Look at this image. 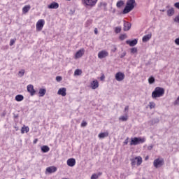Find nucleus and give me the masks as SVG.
<instances>
[{
  "mask_svg": "<svg viewBox=\"0 0 179 179\" xmlns=\"http://www.w3.org/2000/svg\"><path fill=\"white\" fill-rule=\"evenodd\" d=\"M113 51L114 52L117 51V48H115V49H113Z\"/></svg>",
  "mask_w": 179,
  "mask_h": 179,
  "instance_id": "obj_54",
  "label": "nucleus"
},
{
  "mask_svg": "<svg viewBox=\"0 0 179 179\" xmlns=\"http://www.w3.org/2000/svg\"><path fill=\"white\" fill-rule=\"evenodd\" d=\"M161 12H166L165 9L161 10Z\"/></svg>",
  "mask_w": 179,
  "mask_h": 179,
  "instance_id": "obj_53",
  "label": "nucleus"
},
{
  "mask_svg": "<svg viewBox=\"0 0 179 179\" xmlns=\"http://www.w3.org/2000/svg\"><path fill=\"white\" fill-rule=\"evenodd\" d=\"M27 92L30 93L31 96H34V94H36V90H34L33 85H27Z\"/></svg>",
  "mask_w": 179,
  "mask_h": 179,
  "instance_id": "obj_10",
  "label": "nucleus"
},
{
  "mask_svg": "<svg viewBox=\"0 0 179 179\" xmlns=\"http://www.w3.org/2000/svg\"><path fill=\"white\" fill-rule=\"evenodd\" d=\"M115 33L118 34L121 32V27H117L115 29Z\"/></svg>",
  "mask_w": 179,
  "mask_h": 179,
  "instance_id": "obj_37",
  "label": "nucleus"
},
{
  "mask_svg": "<svg viewBox=\"0 0 179 179\" xmlns=\"http://www.w3.org/2000/svg\"><path fill=\"white\" fill-rule=\"evenodd\" d=\"M130 52H131V54H136V52H138V48H131Z\"/></svg>",
  "mask_w": 179,
  "mask_h": 179,
  "instance_id": "obj_32",
  "label": "nucleus"
},
{
  "mask_svg": "<svg viewBox=\"0 0 179 179\" xmlns=\"http://www.w3.org/2000/svg\"><path fill=\"white\" fill-rule=\"evenodd\" d=\"M128 110H129V106H127L124 108V111H128Z\"/></svg>",
  "mask_w": 179,
  "mask_h": 179,
  "instance_id": "obj_50",
  "label": "nucleus"
},
{
  "mask_svg": "<svg viewBox=\"0 0 179 179\" xmlns=\"http://www.w3.org/2000/svg\"><path fill=\"white\" fill-rule=\"evenodd\" d=\"M76 164V160L74 158H70L67 160V165L69 167H73Z\"/></svg>",
  "mask_w": 179,
  "mask_h": 179,
  "instance_id": "obj_14",
  "label": "nucleus"
},
{
  "mask_svg": "<svg viewBox=\"0 0 179 179\" xmlns=\"http://www.w3.org/2000/svg\"><path fill=\"white\" fill-rule=\"evenodd\" d=\"M46 92L47 90H45V88H41L39 90V97H44V96H45Z\"/></svg>",
  "mask_w": 179,
  "mask_h": 179,
  "instance_id": "obj_19",
  "label": "nucleus"
},
{
  "mask_svg": "<svg viewBox=\"0 0 179 179\" xmlns=\"http://www.w3.org/2000/svg\"><path fill=\"white\" fill-rule=\"evenodd\" d=\"M164 94V88L157 87L152 93V99H157V97H162Z\"/></svg>",
  "mask_w": 179,
  "mask_h": 179,
  "instance_id": "obj_2",
  "label": "nucleus"
},
{
  "mask_svg": "<svg viewBox=\"0 0 179 179\" xmlns=\"http://www.w3.org/2000/svg\"><path fill=\"white\" fill-rule=\"evenodd\" d=\"M146 142L145 138L134 137L131 138L130 145L136 146V145H141V143H145Z\"/></svg>",
  "mask_w": 179,
  "mask_h": 179,
  "instance_id": "obj_3",
  "label": "nucleus"
},
{
  "mask_svg": "<svg viewBox=\"0 0 179 179\" xmlns=\"http://www.w3.org/2000/svg\"><path fill=\"white\" fill-rule=\"evenodd\" d=\"M101 6L103 7V10H107V3H106V2H101L99 4V8H101Z\"/></svg>",
  "mask_w": 179,
  "mask_h": 179,
  "instance_id": "obj_25",
  "label": "nucleus"
},
{
  "mask_svg": "<svg viewBox=\"0 0 179 179\" xmlns=\"http://www.w3.org/2000/svg\"><path fill=\"white\" fill-rule=\"evenodd\" d=\"M106 57H108V52L106 50H101L98 53V58L100 59H103V58H106Z\"/></svg>",
  "mask_w": 179,
  "mask_h": 179,
  "instance_id": "obj_9",
  "label": "nucleus"
},
{
  "mask_svg": "<svg viewBox=\"0 0 179 179\" xmlns=\"http://www.w3.org/2000/svg\"><path fill=\"white\" fill-rule=\"evenodd\" d=\"M48 9H58L59 8V4L57 2H52L48 6Z\"/></svg>",
  "mask_w": 179,
  "mask_h": 179,
  "instance_id": "obj_15",
  "label": "nucleus"
},
{
  "mask_svg": "<svg viewBox=\"0 0 179 179\" xmlns=\"http://www.w3.org/2000/svg\"><path fill=\"white\" fill-rule=\"evenodd\" d=\"M15 44V39H11L10 41V45H13Z\"/></svg>",
  "mask_w": 179,
  "mask_h": 179,
  "instance_id": "obj_44",
  "label": "nucleus"
},
{
  "mask_svg": "<svg viewBox=\"0 0 179 179\" xmlns=\"http://www.w3.org/2000/svg\"><path fill=\"white\" fill-rule=\"evenodd\" d=\"M101 80H104V79H106V76H104V74H103L101 77H100Z\"/></svg>",
  "mask_w": 179,
  "mask_h": 179,
  "instance_id": "obj_48",
  "label": "nucleus"
},
{
  "mask_svg": "<svg viewBox=\"0 0 179 179\" xmlns=\"http://www.w3.org/2000/svg\"><path fill=\"white\" fill-rule=\"evenodd\" d=\"M175 8H177V9H179V2H177L174 4Z\"/></svg>",
  "mask_w": 179,
  "mask_h": 179,
  "instance_id": "obj_46",
  "label": "nucleus"
},
{
  "mask_svg": "<svg viewBox=\"0 0 179 179\" xmlns=\"http://www.w3.org/2000/svg\"><path fill=\"white\" fill-rule=\"evenodd\" d=\"M173 15H174V8H171L167 10V15L171 17Z\"/></svg>",
  "mask_w": 179,
  "mask_h": 179,
  "instance_id": "obj_26",
  "label": "nucleus"
},
{
  "mask_svg": "<svg viewBox=\"0 0 179 179\" xmlns=\"http://www.w3.org/2000/svg\"><path fill=\"white\" fill-rule=\"evenodd\" d=\"M14 118H19V115H14Z\"/></svg>",
  "mask_w": 179,
  "mask_h": 179,
  "instance_id": "obj_51",
  "label": "nucleus"
},
{
  "mask_svg": "<svg viewBox=\"0 0 179 179\" xmlns=\"http://www.w3.org/2000/svg\"><path fill=\"white\" fill-rule=\"evenodd\" d=\"M152 38V33H150L147 35H145L143 38H142V41L143 43H148V41H149V40H150Z\"/></svg>",
  "mask_w": 179,
  "mask_h": 179,
  "instance_id": "obj_16",
  "label": "nucleus"
},
{
  "mask_svg": "<svg viewBox=\"0 0 179 179\" xmlns=\"http://www.w3.org/2000/svg\"><path fill=\"white\" fill-rule=\"evenodd\" d=\"M101 173L99 172V173H94L91 176V179H97L99 178V177H100V176H101Z\"/></svg>",
  "mask_w": 179,
  "mask_h": 179,
  "instance_id": "obj_28",
  "label": "nucleus"
},
{
  "mask_svg": "<svg viewBox=\"0 0 179 179\" xmlns=\"http://www.w3.org/2000/svg\"><path fill=\"white\" fill-rule=\"evenodd\" d=\"M153 149V145H150L148 147V150H152Z\"/></svg>",
  "mask_w": 179,
  "mask_h": 179,
  "instance_id": "obj_47",
  "label": "nucleus"
},
{
  "mask_svg": "<svg viewBox=\"0 0 179 179\" xmlns=\"http://www.w3.org/2000/svg\"><path fill=\"white\" fill-rule=\"evenodd\" d=\"M160 120L157 117L152 119L149 122L150 125H155V124H159Z\"/></svg>",
  "mask_w": 179,
  "mask_h": 179,
  "instance_id": "obj_20",
  "label": "nucleus"
},
{
  "mask_svg": "<svg viewBox=\"0 0 179 179\" xmlns=\"http://www.w3.org/2000/svg\"><path fill=\"white\" fill-rule=\"evenodd\" d=\"M107 136H108V131H106L99 134V138H100V139H104V138H107Z\"/></svg>",
  "mask_w": 179,
  "mask_h": 179,
  "instance_id": "obj_22",
  "label": "nucleus"
},
{
  "mask_svg": "<svg viewBox=\"0 0 179 179\" xmlns=\"http://www.w3.org/2000/svg\"><path fill=\"white\" fill-rule=\"evenodd\" d=\"M44 20H39L36 23V30L38 31H41V30H43V27H44Z\"/></svg>",
  "mask_w": 179,
  "mask_h": 179,
  "instance_id": "obj_8",
  "label": "nucleus"
},
{
  "mask_svg": "<svg viewBox=\"0 0 179 179\" xmlns=\"http://www.w3.org/2000/svg\"><path fill=\"white\" fill-rule=\"evenodd\" d=\"M120 121H128V116H121L120 117H119Z\"/></svg>",
  "mask_w": 179,
  "mask_h": 179,
  "instance_id": "obj_31",
  "label": "nucleus"
},
{
  "mask_svg": "<svg viewBox=\"0 0 179 179\" xmlns=\"http://www.w3.org/2000/svg\"><path fill=\"white\" fill-rule=\"evenodd\" d=\"M148 159H149V157H145V160H148Z\"/></svg>",
  "mask_w": 179,
  "mask_h": 179,
  "instance_id": "obj_56",
  "label": "nucleus"
},
{
  "mask_svg": "<svg viewBox=\"0 0 179 179\" xmlns=\"http://www.w3.org/2000/svg\"><path fill=\"white\" fill-rule=\"evenodd\" d=\"M115 78L117 82H122V80L125 79V74L121 71H119L115 74Z\"/></svg>",
  "mask_w": 179,
  "mask_h": 179,
  "instance_id": "obj_7",
  "label": "nucleus"
},
{
  "mask_svg": "<svg viewBox=\"0 0 179 179\" xmlns=\"http://www.w3.org/2000/svg\"><path fill=\"white\" fill-rule=\"evenodd\" d=\"M5 115H6V113H3V116L5 117Z\"/></svg>",
  "mask_w": 179,
  "mask_h": 179,
  "instance_id": "obj_55",
  "label": "nucleus"
},
{
  "mask_svg": "<svg viewBox=\"0 0 179 179\" xmlns=\"http://www.w3.org/2000/svg\"><path fill=\"white\" fill-rule=\"evenodd\" d=\"M18 75L20 78H22V76H23L24 75V70H21L18 72Z\"/></svg>",
  "mask_w": 179,
  "mask_h": 179,
  "instance_id": "obj_36",
  "label": "nucleus"
},
{
  "mask_svg": "<svg viewBox=\"0 0 179 179\" xmlns=\"http://www.w3.org/2000/svg\"><path fill=\"white\" fill-rule=\"evenodd\" d=\"M91 86L92 89H97V87H99V81L97 80H94L92 83H91Z\"/></svg>",
  "mask_w": 179,
  "mask_h": 179,
  "instance_id": "obj_23",
  "label": "nucleus"
},
{
  "mask_svg": "<svg viewBox=\"0 0 179 179\" xmlns=\"http://www.w3.org/2000/svg\"><path fill=\"white\" fill-rule=\"evenodd\" d=\"M174 22L179 23V15L175 17Z\"/></svg>",
  "mask_w": 179,
  "mask_h": 179,
  "instance_id": "obj_40",
  "label": "nucleus"
},
{
  "mask_svg": "<svg viewBox=\"0 0 179 179\" xmlns=\"http://www.w3.org/2000/svg\"><path fill=\"white\" fill-rule=\"evenodd\" d=\"M126 44L130 45V47H135L138 44V39H134L132 41H126Z\"/></svg>",
  "mask_w": 179,
  "mask_h": 179,
  "instance_id": "obj_12",
  "label": "nucleus"
},
{
  "mask_svg": "<svg viewBox=\"0 0 179 179\" xmlns=\"http://www.w3.org/2000/svg\"><path fill=\"white\" fill-rule=\"evenodd\" d=\"M125 38H127V35H125V34H122V35H120V40H125Z\"/></svg>",
  "mask_w": 179,
  "mask_h": 179,
  "instance_id": "obj_38",
  "label": "nucleus"
},
{
  "mask_svg": "<svg viewBox=\"0 0 179 179\" xmlns=\"http://www.w3.org/2000/svg\"><path fill=\"white\" fill-rule=\"evenodd\" d=\"M124 5V1H117V4H116V6L117 8H121V6H123Z\"/></svg>",
  "mask_w": 179,
  "mask_h": 179,
  "instance_id": "obj_33",
  "label": "nucleus"
},
{
  "mask_svg": "<svg viewBox=\"0 0 179 179\" xmlns=\"http://www.w3.org/2000/svg\"><path fill=\"white\" fill-rule=\"evenodd\" d=\"M41 152H43V153H47L50 152V147H48V145H43L41 147Z\"/></svg>",
  "mask_w": 179,
  "mask_h": 179,
  "instance_id": "obj_21",
  "label": "nucleus"
},
{
  "mask_svg": "<svg viewBox=\"0 0 179 179\" xmlns=\"http://www.w3.org/2000/svg\"><path fill=\"white\" fill-rule=\"evenodd\" d=\"M131 23L128 22H125L124 21V31H128V30H129V29H131Z\"/></svg>",
  "mask_w": 179,
  "mask_h": 179,
  "instance_id": "obj_18",
  "label": "nucleus"
},
{
  "mask_svg": "<svg viewBox=\"0 0 179 179\" xmlns=\"http://www.w3.org/2000/svg\"><path fill=\"white\" fill-rule=\"evenodd\" d=\"M37 142H38V139L36 138V139L34 140L33 143H34V145H36V143H37Z\"/></svg>",
  "mask_w": 179,
  "mask_h": 179,
  "instance_id": "obj_49",
  "label": "nucleus"
},
{
  "mask_svg": "<svg viewBox=\"0 0 179 179\" xmlns=\"http://www.w3.org/2000/svg\"><path fill=\"white\" fill-rule=\"evenodd\" d=\"M83 3L85 8H93L96 6L97 0H83Z\"/></svg>",
  "mask_w": 179,
  "mask_h": 179,
  "instance_id": "obj_4",
  "label": "nucleus"
},
{
  "mask_svg": "<svg viewBox=\"0 0 179 179\" xmlns=\"http://www.w3.org/2000/svg\"><path fill=\"white\" fill-rule=\"evenodd\" d=\"M29 10H30V6H25L23 7L22 8V11L24 13H27V12H29Z\"/></svg>",
  "mask_w": 179,
  "mask_h": 179,
  "instance_id": "obj_29",
  "label": "nucleus"
},
{
  "mask_svg": "<svg viewBox=\"0 0 179 179\" xmlns=\"http://www.w3.org/2000/svg\"><path fill=\"white\" fill-rule=\"evenodd\" d=\"M175 44H176V45H179V38H177L175 40Z\"/></svg>",
  "mask_w": 179,
  "mask_h": 179,
  "instance_id": "obj_43",
  "label": "nucleus"
},
{
  "mask_svg": "<svg viewBox=\"0 0 179 179\" xmlns=\"http://www.w3.org/2000/svg\"><path fill=\"white\" fill-rule=\"evenodd\" d=\"M67 1H71V0H67Z\"/></svg>",
  "mask_w": 179,
  "mask_h": 179,
  "instance_id": "obj_58",
  "label": "nucleus"
},
{
  "mask_svg": "<svg viewBox=\"0 0 179 179\" xmlns=\"http://www.w3.org/2000/svg\"><path fill=\"white\" fill-rule=\"evenodd\" d=\"M125 55H127V52H123L122 53V55H120V58H124V57H125Z\"/></svg>",
  "mask_w": 179,
  "mask_h": 179,
  "instance_id": "obj_42",
  "label": "nucleus"
},
{
  "mask_svg": "<svg viewBox=\"0 0 179 179\" xmlns=\"http://www.w3.org/2000/svg\"><path fill=\"white\" fill-rule=\"evenodd\" d=\"M57 94H59V96H62L63 97H65V96H66V88H60L57 92Z\"/></svg>",
  "mask_w": 179,
  "mask_h": 179,
  "instance_id": "obj_13",
  "label": "nucleus"
},
{
  "mask_svg": "<svg viewBox=\"0 0 179 179\" xmlns=\"http://www.w3.org/2000/svg\"><path fill=\"white\" fill-rule=\"evenodd\" d=\"M135 5H136V1L135 0H127L126 6L123 9V15L129 13V12L135 8Z\"/></svg>",
  "mask_w": 179,
  "mask_h": 179,
  "instance_id": "obj_1",
  "label": "nucleus"
},
{
  "mask_svg": "<svg viewBox=\"0 0 179 179\" xmlns=\"http://www.w3.org/2000/svg\"><path fill=\"white\" fill-rule=\"evenodd\" d=\"M29 131H30V129L29 128V127H23L21 129V134H24V132L27 134Z\"/></svg>",
  "mask_w": 179,
  "mask_h": 179,
  "instance_id": "obj_27",
  "label": "nucleus"
},
{
  "mask_svg": "<svg viewBox=\"0 0 179 179\" xmlns=\"http://www.w3.org/2000/svg\"><path fill=\"white\" fill-rule=\"evenodd\" d=\"M57 171V167L55 166H50L46 169V172L49 174H52V173H55Z\"/></svg>",
  "mask_w": 179,
  "mask_h": 179,
  "instance_id": "obj_17",
  "label": "nucleus"
},
{
  "mask_svg": "<svg viewBox=\"0 0 179 179\" xmlns=\"http://www.w3.org/2000/svg\"><path fill=\"white\" fill-rule=\"evenodd\" d=\"M136 160H137V166H141V164H142V157H136L135 158L130 159L131 164L132 166L136 165Z\"/></svg>",
  "mask_w": 179,
  "mask_h": 179,
  "instance_id": "obj_5",
  "label": "nucleus"
},
{
  "mask_svg": "<svg viewBox=\"0 0 179 179\" xmlns=\"http://www.w3.org/2000/svg\"><path fill=\"white\" fill-rule=\"evenodd\" d=\"M166 8H169V6H166Z\"/></svg>",
  "mask_w": 179,
  "mask_h": 179,
  "instance_id": "obj_57",
  "label": "nucleus"
},
{
  "mask_svg": "<svg viewBox=\"0 0 179 179\" xmlns=\"http://www.w3.org/2000/svg\"><path fill=\"white\" fill-rule=\"evenodd\" d=\"M74 75L75 76H79V75H82V70L80 69H76L74 72Z\"/></svg>",
  "mask_w": 179,
  "mask_h": 179,
  "instance_id": "obj_34",
  "label": "nucleus"
},
{
  "mask_svg": "<svg viewBox=\"0 0 179 179\" xmlns=\"http://www.w3.org/2000/svg\"><path fill=\"white\" fill-rule=\"evenodd\" d=\"M155 77L153 76H150L148 78V83H150V85H153V83H155Z\"/></svg>",
  "mask_w": 179,
  "mask_h": 179,
  "instance_id": "obj_30",
  "label": "nucleus"
},
{
  "mask_svg": "<svg viewBox=\"0 0 179 179\" xmlns=\"http://www.w3.org/2000/svg\"><path fill=\"white\" fill-rule=\"evenodd\" d=\"M153 165L155 169H159V167L164 165V159L157 158L154 160Z\"/></svg>",
  "mask_w": 179,
  "mask_h": 179,
  "instance_id": "obj_6",
  "label": "nucleus"
},
{
  "mask_svg": "<svg viewBox=\"0 0 179 179\" xmlns=\"http://www.w3.org/2000/svg\"><path fill=\"white\" fill-rule=\"evenodd\" d=\"M97 33H98L97 29L96 28V29H94V34H97Z\"/></svg>",
  "mask_w": 179,
  "mask_h": 179,
  "instance_id": "obj_52",
  "label": "nucleus"
},
{
  "mask_svg": "<svg viewBox=\"0 0 179 179\" xmlns=\"http://www.w3.org/2000/svg\"><path fill=\"white\" fill-rule=\"evenodd\" d=\"M128 139H129V138L127 137V139L124 140L123 143L124 145H128Z\"/></svg>",
  "mask_w": 179,
  "mask_h": 179,
  "instance_id": "obj_45",
  "label": "nucleus"
},
{
  "mask_svg": "<svg viewBox=\"0 0 179 179\" xmlns=\"http://www.w3.org/2000/svg\"><path fill=\"white\" fill-rule=\"evenodd\" d=\"M83 54H85V49L79 50L75 55V59H78V58H82Z\"/></svg>",
  "mask_w": 179,
  "mask_h": 179,
  "instance_id": "obj_11",
  "label": "nucleus"
},
{
  "mask_svg": "<svg viewBox=\"0 0 179 179\" xmlns=\"http://www.w3.org/2000/svg\"><path fill=\"white\" fill-rule=\"evenodd\" d=\"M149 107L150 108H155V107H156V103H155V102H150L149 103Z\"/></svg>",
  "mask_w": 179,
  "mask_h": 179,
  "instance_id": "obj_35",
  "label": "nucleus"
},
{
  "mask_svg": "<svg viewBox=\"0 0 179 179\" xmlns=\"http://www.w3.org/2000/svg\"><path fill=\"white\" fill-rule=\"evenodd\" d=\"M56 80H57V82H61V80H62V77L57 76L56 77Z\"/></svg>",
  "mask_w": 179,
  "mask_h": 179,
  "instance_id": "obj_39",
  "label": "nucleus"
},
{
  "mask_svg": "<svg viewBox=\"0 0 179 179\" xmlns=\"http://www.w3.org/2000/svg\"><path fill=\"white\" fill-rule=\"evenodd\" d=\"M24 99V96L22 94H18L15 96L16 101H22Z\"/></svg>",
  "mask_w": 179,
  "mask_h": 179,
  "instance_id": "obj_24",
  "label": "nucleus"
},
{
  "mask_svg": "<svg viewBox=\"0 0 179 179\" xmlns=\"http://www.w3.org/2000/svg\"><path fill=\"white\" fill-rule=\"evenodd\" d=\"M86 125H87V122H86V121H83L81 123V127H86Z\"/></svg>",
  "mask_w": 179,
  "mask_h": 179,
  "instance_id": "obj_41",
  "label": "nucleus"
}]
</instances>
